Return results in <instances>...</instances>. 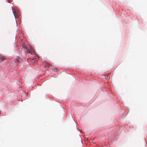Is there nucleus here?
<instances>
[{"instance_id": "nucleus-2", "label": "nucleus", "mask_w": 147, "mask_h": 147, "mask_svg": "<svg viewBox=\"0 0 147 147\" xmlns=\"http://www.w3.org/2000/svg\"><path fill=\"white\" fill-rule=\"evenodd\" d=\"M26 50L27 53H30L31 54H32V53L34 52V50L30 46H29L28 47L27 50Z\"/></svg>"}, {"instance_id": "nucleus-3", "label": "nucleus", "mask_w": 147, "mask_h": 147, "mask_svg": "<svg viewBox=\"0 0 147 147\" xmlns=\"http://www.w3.org/2000/svg\"><path fill=\"white\" fill-rule=\"evenodd\" d=\"M22 47L24 48V49H26V50H27L28 48L26 47V45L24 43H23L22 45Z\"/></svg>"}, {"instance_id": "nucleus-4", "label": "nucleus", "mask_w": 147, "mask_h": 147, "mask_svg": "<svg viewBox=\"0 0 147 147\" xmlns=\"http://www.w3.org/2000/svg\"><path fill=\"white\" fill-rule=\"evenodd\" d=\"M0 61H2L4 60H5V58L4 57H0Z\"/></svg>"}, {"instance_id": "nucleus-1", "label": "nucleus", "mask_w": 147, "mask_h": 147, "mask_svg": "<svg viewBox=\"0 0 147 147\" xmlns=\"http://www.w3.org/2000/svg\"><path fill=\"white\" fill-rule=\"evenodd\" d=\"M13 13L16 18H18L20 15V13L18 10H12Z\"/></svg>"}, {"instance_id": "nucleus-5", "label": "nucleus", "mask_w": 147, "mask_h": 147, "mask_svg": "<svg viewBox=\"0 0 147 147\" xmlns=\"http://www.w3.org/2000/svg\"><path fill=\"white\" fill-rule=\"evenodd\" d=\"M16 8L14 7H13V8H12V9H15Z\"/></svg>"}]
</instances>
